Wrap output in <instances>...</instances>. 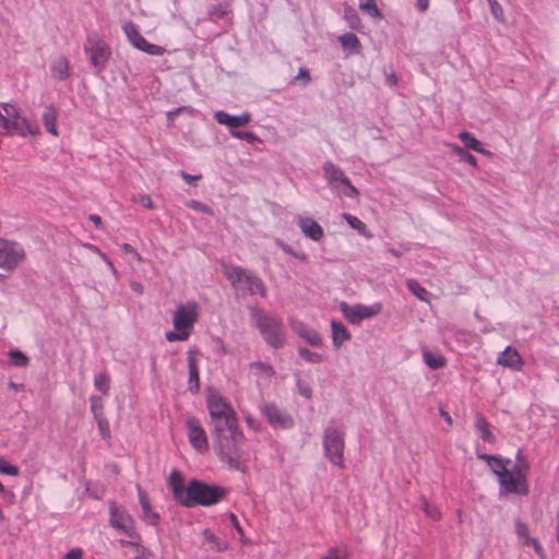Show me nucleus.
Returning <instances> with one entry per match:
<instances>
[{"label":"nucleus","instance_id":"nucleus-1","mask_svg":"<svg viewBox=\"0 0 559 559\" xmlns=\"http://www.w3.org/2000/svg\"><path fill=\"white\" fill-rule=\"evenodd\" d=\"M477 459L485 461L491 472L497 476L501 493H516L525 496L528 493L526 477L530 472V464L519 450L515 462L512 466L510 460L501 456L489 455L476 452Z\"/></svg>","mask_w":559,"mask_h":559},{"label":"nucleus","instance_id":"nucleus-2","mask_svg":"<svg viewBox=\"0 0 559 559\" xmlns=\"http://www.w3.org/2000/svg\"><path fill=\"white\" fill-rule=\"evenodd\" d=\"M213 450L218 460L230 469L246 472L245 435L238 423L212 428Z\"/></svg>","mask_w":559,"mask_h":559},{"label":"nucleus","instance_id":"nucleus-3","mask_svg":"<svg viewBox=\"0 0 559 559\" xmlns=\"http://www.w3.org/2000/svg\"><path fill=\"white\" fill-rule=\"evenodd\" d=\"M199 313L200 307L197 301L189 300L179 304L173 312L174 329L165 333L166 341L169 343L188 341L193 332Z\"/></svg>","mask_w":559,"mask_h":559},{"label":"nucleus","instance_id":"nucleus-4","mask_svg":"<svg viewBox=\"0 0 559 559\" xmlns=\"http://www.w3.org/2000/svg\"><path fill=\"white\" fill-rule=\"evenodd\" d=\"M345 426L330 420L322 435L324 456L337 467H344Z\"/></svg>","mask_w":559,"mask_h":559},{"label":"nucleus","instance_id":"nucleus-5","mask_svg":"<svg viewBox=\"0 0 559 559\" xmlns=\"http://www.w3.org/2000/svg\"><path fill=\"white\" fill-rule=\"evenodd\" d=\"M252 323L259 329L264 341L274 348L283 347L285 344V332L282 321L274 317L265 314L258 308L250 310Z\"/></svg>","mask_w":559,"mask_h":559},{"label":"nucleus","instance_id":"nucleus-6","mask_svg":"<svg viewBox=\"0 0 559 559\" xmlns=\"http://www.w3.org/2000/svg\"><path fill=\"white\" fill-rule=\"evenodd\" d=\"M223 496V488L193 480L186 487V495L180 493L178 498L181 506L190 508L197 504H214L218 502Z\"/></svg>","mask_w":559,"mask_h":559},{"label":"nucleus","instance_id":"nucleus-7","mask_svg":"<svg viewBox=\"0 0 559 559\" xmlns=\"http://www.w3.org/2000/svg\"><path fill=\"white\" fill-rule=\"evenodd\" d=\"M223 274L238 293L260 295L261 297L266 295V287L262 280L240 266L223 265Z\"/></svg>","mask_w":559,"mask_h":559},{"label":"nucleus","instance_id":"nucleus-8","mask_svg":"<svg viewBox=\"0 0 559 559\" xmlns=\"http://www.w3.org/2000/svg\"><path fill=\"white\" fill-rule=\"evenodd\" d=\"M206 408L213 428L224 427L238 423L233 406L216 390H209L206 394Z\"/></svg>","mask_w":559,"mask_h":559},{"label":"nucleus","instance_id":"nucleus-9","mask_svg":"<svg viewBox=\"0 0 559 559\" xmlns=\"http://www.w3.org/2000/svg\"><path fill=\"white\" fill-rule=\"evenodd\" d=\"M84 51L88 56L92 66L96 72H102L111 56V50L108 44L97 34L87 36L84 44Z\"/></svg>","mask_w":559,"mask_h":559},{"label":"nucleus","instance_id":"nucleus-10","mask_svg":"<svg viewBox=\"0 0 559 559\" xmlns=\"http://www.w3.org/2000/svg\"><path fill=\"white\" fill-rule=\"evenodd\" d=\"M323 173L328 183L340 194L350 199L358 198L359 191L352 185L350 180L340 167L331 162H326L323 165Z\"/></svg>","mask_w":559,"mask_h":559},{"label":"nucleus","instance_id":"nucleus-11","mask_svg":"<svg viewBox=\"0 0 559 559\" xmlns=\"http://www.w3.org/2000/svg\"><path fill=\"white\" fill-rule=\"evenodd\" d=\"M338 309L347 322L350 324H360L364 320L378 316L382 311V304L374 302L372 305H349L345 301H341L338 304Z\"/></svg>","mask_w":559,"mask_h":559},{"label":"nucleus","instance_id":"nucleus-12","mask_svg":"<svg viewBox=\"0 0 559 559\" xmlns=\"http://www.w3.org/2000/svg\"><path fill=\"white\" fill-rule=\"evenodd\" d=\"M121 27L128 43L136 50L150 56H163L166 52V49L163 46L148 43L142 36L139 26L135 23L128 21L124 22Z\"/></svg>","mask_w":559,"mask_h":559},{"label":"nucleus","instance_id":"nucleus-13","mask_svg":"<svg viewBox=\"0 0 559 559\" xmlns=\"http://www.w3.org/2000/svg\"><path fill=\"white\" fill-rule=\"evenodd\" d=\"M25 258L26 252L22 245L16 241L0 239V269L14 272Z\"/></svg>","mask_w":559,"mask_h":559},{"label":"nucleus","instance_id":"nucleus-14","mask_svg":"<svg viewBox=\"0 0 559 559\" xmlns=\"http://www.w3.org/2000/svg\"><path fill=\"white\" fill-rule=\"evenodd\" d=\"M109 523L120 534L131 537L130 544H136L138 532L133 518L122 508L116 503L109 506Z\"/></svg>","mask_w":559,"mask_h":559},{"label":"nucleus","instance_id":"nucleus-15","mask_svg":"<svg viewBox=\"0 0 559 559\" xmlns=\"http://www.w3.org/2000/svg\"><path fill=\"white\" fill-rule=\"evenodd\" d=\"M187 437L191 447L200 454L209 451L210 444L206 432L200 420L195 417H188L185 423Z\"/></svg>","mask_w":559,"mask_h":559},{"label":"nucleus","instance_id":"nucleus-16","mask_svg":"<svg viewBox=\"0 0 559 559\" xmlns=\"http://www.w3.org/2000/svg\"><path fill=\"white\" fill-rule=\"evenodd\" d=\"M260 412L274 428L288 429L294 424L293 417L275 404H262L260 406Z\"/></svg>","mask_w":559,"mask_h":559},{"label":"nucleus","instance_id":"nucleus-17","mask_svg":"<svg viewBox=\"0 0 559 559\" xmlns=\"http://www.w3.org/2000/svg\"><path fill=\"white\" fill-rule=\"evenodd\" d=\"M515 534L520 545L532 547L539 559H546V554L543 546L536 538L530 536L527 525L520 520L515 522Z\"/></svg>","mask_w":559,"mask_h":559},{"label":"nucleus","instance_id":"nucleus-18","mask_svg":"<svg viewBox=\"0 0 559 559\" xmlns=\"http://www.w3.org/2000/svg\"><path fill=\"white\" fill-rule=\"evenodd\" d=\"M296 224L301 234L308 239L320 241L324 236L321 225L310 216L298 215Z\"/></svg>","mask_w":559,"mask_h":559},{"label":"nucleus","instance_id":"nucleus-19","mask_svg":"<svg viewBox=\"0 0 559 559\" xmlns=\"http://www.w3.org/2000/svg\"><path fill=\"white\" fill-rule=\"evenodd\" d=\"M497 364L513 371H521L524 360L516 348L507 346L497 357Z\"/></svg>","mask_w":559,"mask_h":559},{"label":"nucleus","instance_id":"nucleus-20","mask_svg":"<svg viewBox=\"0 0 559 559\" xmlns=\"http://www.w3.org/2000/svg\"><path fill=\"white\" fill-rule=\"evenodd\" d=\"M290 326L293 331L304 338L309 345L313 347L323 346V338L314 329L306 325L301 321H292Z\"/></svg>","mask_w":559,"mask_h":559},{"label":"nucleus","instance_id":"nucleus-21","mask_svg":"<svg viewBox=\"0 0 559 559\" xmlns=\"http://www.w3.org/2000/svg\"><path fill=\"white\" fill-rule=\"evenodd\" d=\"M139 503L142 510V520L151 526H157L160 521V515L156 512L150 502L146 492L138 486Z\"/></svg>","mask_w":559,"mask_h":559},{"label":"nucleus","instance_id":"nucleus-22","mask_svg":"<svg viewBox=\"0 0 559 559\" xmlns=\"http://www.w3.org/2000/svg\"><path fill=\"white\" fill-rule=\"evenodd\" d=\"M214 117L219 124L228 127L230 132L233 130H238L239 127L246 126L251 120V115L249 112H242L239 116H231L223 110H218L214 114Z\"/></svg>","mask_w":559,"mask_h":559},{"label":"nucleus","instance_id":"nucleus-23","mask_svg":"<svg viewBox=\"0 0 559 559\" xmlns=\"http://www.w3.org/2000/svg\"><path fill=\"white\" fill-rule=\"evenodd\" d=\"M350 337V332L342 322L336 320L331 321V338L335 349H340Z\"/></svg>","mask_w":559,"mask_h":559},{"label":"nucleus","instance_id":"nucleus-24","mask_svg":"<svg viewBox=\"0 0 559 559\" xmlns=\"http://www.w3.org/2000/svg\"><path fill=\"white\" fill-rule=\"evenodd\" d=\"M338 41L346 53V56L350 55H359L361 52V44L359 38L353 33H345L338 37Z\"/></svg>","mask_w":559,"mask_h":559},{"label":"nucleus","instance_id":"nucleus-25","mask_svg":"<svg viewBox=\"0 0 559 559\" xmlns=\"http://www.w3.org/2000/svg\"><path fill=\"white\" fill-rule=\"evenodd\" d=\"M475 429L483 442L493 444L496 437L490 429V425L483 415H477L475 420Z\"/></svg>","mask_w":559,"mask_h":559},{"label":"nucleus","instance_id":"nucleus-26","mask_svg":"<svg viewBox=\"0 0 559 559\" xmlns=\"http://www.w3.org/2000/svg\"><path fill=\"white\" fill-rule=\"evenodd\" d=\"M250 372L257 378L258 382H267L274 376L273 368L262 361H254L249 365Z\"/></svg>","mask_w":559,"mask_h":559},{"label":"nucleus","instance_id":"nucleus-27","mask_svg":"<svg viewBox=\"0 0 559 559\" xmlns=\"http://www.w3.org/2000/svg\"><path fill=\"white\" fill-rule=\"evenodd\" d=\"M457 136L462 141V143L464 144V146L466 148L475 151V152L480 153L486 156H491V152L486 150L484 147V144L480 141H478L474 136V134L466 132V131H462L459 133Z\"/></svg>","mask_w":559,"mask_h":559},{"label":"nucleus","instance_id":"nucleus-28","mask_svg":"<svg viewBox=\"0 0 559 559\" xmlns=\"http://www.w3.org/2000/svg\"><path fill=\"white\" fill-rule=\"evenodd\" d=\"M423 359L424 362L432 370L443 368L447 364L445 358L441 354L431 352L427 348L423 349Z\"/></svg>","mask_w":559,"mask_h":559},{"label":"nucleus","instance_id":"nucleus-29","mask_svg":"<svg viewBox=\"0 0 559 559\" xmlns=\"http://www.w3.org/2000/svg\"><path fill=\"white\" fill-rule=\"evenodd\" d=\"M41 119H43V123H44L46 130L55 136L58 135V130H57V126H56V121H57L56 108H53L52 106L46 107Z\"/></svg>","mask_w":559,"mask_h":559},{"label":"nucleus","instance_id":"nucleus-30","mask_svg":"<svg viewBox=\"0 0 559 559\" xmlns=\"http://www.w3.org/2000/svg\"><path fill=\"white\" fill-rule=\"evenodd\" d=\"M69 61L64 57H60L51 64V75L56 80H63L69 75Z\"/></svg>","mask_w":559,"mask_h":559},{"label":"nucleus","instance_id":"nucleus-31","mask_svg":"<svg viewBox=\"0 0 559 559\" xmlns=\"http://www.w3.org/2000/svg\"><path fill=\"white\" fill-rule=\"evenodd\" d=\"M188 370H189V383L192 384L197 390L200 386L199 382V368L195 354L192 350L188 352Z\"/></svg>","mask_w":559,"mask_h":559},{"label":"nucleus","instance_id":"nucleus-32","mask_svg":"<svg viewBox=\"0 0 559 559\" xmlns=\"http://www.w3.org/2000/svg\"><path fill=\"white\" fill-rule=\"evenodd\" d=\"M169 487L173 492L174 499L179 503V495H186V488L182 484V478L178 472H173L169 476Z\"/></svg>","mask_w":559,"mask_h":559},{"label":"nucleus","instance_id":"nucleus-33","mask_svg":"<svg viewBox=\"0 0 559 559\" xmlns=\"http://www.w3.org/2000/svg\"><path fill=\"white\" fill-rule=\"evenodd\" d=\"M298 354L305 361L309 364H321L326 359L325 355L312 352L306 347H299Z\"/></svg>","mask_w":559,"mask_h":559},{"label":"nucleus","instance_id":"nucleus-34","mask_svg":"<svg viewBox=\"0 0 559 559\" xmlns=\"http://www.w3.org/2000/svg\"><path fill=\"white\" fill-rule=\"evenodd\" d=\"M448 147L450 148V151L456 155L462 162H465L467 164H469L472 167L476 168L477 167V159L475 158L474 155L467 153L466 151H464L462 147H460L459 145L456 144H448Z\"/></svg>","mask_w":559,"mask_h":559},{"label":"nucleus","instance_id":"nucleus-35","mask_svg":"<svg viewBox=\"0 0 559 559\" xmlns=\"http://www.w3.org/2000/svg\"><path fill=\"white\" fill-rule=\"evenodd\" d=\"M359 9H360V11H362L364 13H366L372 17H377V19L382 17V14H381L380 10L378 9L374 0H359Z\"/></svg>","mask_w":559,"mask_h":559},{"label":"nucleus","instance_id":"nucleus-36","mask_svg":"<svg viewBox=\"0 0 559 559\" xmlns=\"http://www.w3.org/2000/svg\"><path fill=\"white\" fill-rule=\"evenodd\" d=\"M131 540H132V538H131V537H127V536H126V538L120 539V540H119V543H120V545H121L122 547H130V548H132V549L134 550V552H135V554H138V555H140V556H142V557H144V556L148 555V550H147V548H146V547H144V546L142 545V543H141V536H140V534H139V533H138V538H136V544H138V545H135V544H130L129 542H131Z\"/></svg>","mask_w":559,"mask_h":559},{"label":"nucleus","instance_id":"nucleus-37","mask_svg":"<svg viewBox=\"0 0 559 559\" xmlns=\"http://www.w3.org/2000/svg\"><path fill=\"white\" fill-rule=\"evenodd\" d=\"M110 378L105 372H99L94 376V386L100 391L104 395L109 392Z\"/></svg>","mask_w":559,"mask_h":559},{"label":"nucleus","instance_id":"nucleus-38","mask_svg":"<svg viewBox=\"0 0 559 559\" xmlns=\"http://www.w3.org/2000/svg\"><path fill=\"white\" fill-rule=\"evenodd\" d=\"M344 19L346 20L350 28L358 29L360 27L361 21L354 8L349 5L345 7Z\"/></svg>","mask_w":559,"mask_h":559},{"label":"nucleus","instance_id":"nucleus-39","mask_svg":"<svg viewBox=\"0 0 559 559\" xmlns=\"http://www.w3.org/2000/svg\"><path fill=\"white\" fill-rule=\"evenodd\" d=\"M420 507L425 515L430 520L438 521L441 519V512L439 508L435 504H430L425 498L421 499Z\"/></svg>","mask_w":559,"mask_h":559},{"label":"nucleus","instance_id":"nucleus-40","mask_svg":"<svg viewBox=\"0 0 559 559\" xmlns=\"http://www.w3.org/2000/svg\"><path fill=\"white\" fill-rule=\"evenodd\" d=\"M202 535H203L205 542L213 545V547H212L213 550L219 552V551H225L227 549V544L219 542L218 538L216 537V535L212 531L206 528L202 532Z\"/></svg>","mask_w":559,"mask_h":559},{"label":"nucleus","instance_id":"nucleus-41","mask_svg":"<svg viewBox=\"0 0 559 559\" xmlns=\"http://www.w3.org/2000/svg\"><path fill=\"white\" fill-rule=\"evenodd\" d=\"M9 357L11 364L15 367H26L29 362L28 357L17 349H11L9 352Z\"/></svg>","mask_w":559,"mask_h":559},{"label":"nucleus","instance_id":"nucleus-42","mask_svg":"<svg viewBox=\"0 0 559 559\" xmlns=\"http://www.w3.org/2000/svg\"><path fill=\"white\" fill-rule=\"evenodd\" d=\"M344 219L347 222V224L355 230H357L361 235L367 234V226L366 224L360 221L358 217L350 215V214H344Z\"/></svg>","mask_w":559,"mask_h":559},{"label":"nucleus","instance_id":"nucleus-43","mask_svg":"<svg viewBox=\"0 0 559 559\" xmlns=\"http://www.w3.org/2000/svg\"><path fill=\"white\" fill-rule=\"evenodd\" d=\"M231 136L239 140H245L249 143H260L261 140L251 131L233 130Z\"/></svg>","mask_w":559,"mask_h":559},{"label":"nucleus","instance_id":"nucleus-44","mask_svg":"<svg viewBox=\"0 0 559 559\" xmlns=\"http://www.w3.org/2000/svg\"><path fill=\"white\" fill-rule=\"evenodd\" d=\"M407 287L420 300L427 299L428 292L424 287H421L416 281H408Z\"/></svg>","mask_w":559,"mask_h":559},{"label":"nucleus","instance_id":"nucleus-45","mask_svg":"<svg viewBox=\"0 0 559 559\" xmlns=\"http://www.w3.org/2000/svg\"><path fill=\"white\" fill-rule=\"evenodd\" d=\"M0 473L16 476L19 474V469L16 466L10 464L3 456L0 455Z\"/></svg>","mask_w":559,"mask_h":559},{"label":"nucleus","instance_id":"nucleus-46","mask_svg":"<svg viewBox=\"0 0 559 559\" xmlns=\"http://www.w3.org/2000/svg\"><path fill=\"white\" fill-rule=\"evenodd\" d=\"M133 201L147 210H153L155 207L152 198L146 193H140L138 195H134Z\"/></svg>","mask_w":559,"mask_h":559},{"label":"nucleus","instance_id":"nucleus-47","mask_svg":"<svg viewBox=\"0 0 559 559\" xmlns=\"http://www.w3.org/2000/svg\"><path fill=\"white\" fill-rule=\"evenodd\" d=\"M186 205H187V207H189L191 210L202 212V213H205L209 215H213V211L211 210V207H209L206 204H204L200 201L190 200L186 203Z\"/></svg>","mask_w":559,"mask_h":559},{"label":"nucleus","instance_id":"nucleus-48","mask_svg":"<svg viewBox=\"0 0 559 559\" xmlns=\"http://www.w3.org/2000/svg\"><path fill=\"white\" fill-rule=\"evenodd\" d=\"M91 402V411L94 414V417L104 416L103 414V401L99 396L92 395L90 397Z\"/></svg>","mask_w":559,"mask_h":559},{"label":"nucleus","instance_id":"nucleus-49","mask_svg":"<svg viewBox=\"0 0 559 559\" xmlns=\"http://www.w3.org/2000/svg\"><path fill=\"white\" fill-rule=\"evenodd\" d=\"M487 1H488L489 7H490L491 14L495 16L496 20L502 22L503 21V9H502V7L498 3L497 0H487Z\"/></svg>","mask_w":559,"mask_h":559},{"label":"nucleus","instance_id":"nucleus-50","mask_svg":"<svg viewBox=\"0 0 559 559\" xmlns=\"http://www.w3.org/2000/svg\"><path fill=\"white\" fill-rule=\"evenodd\" d=\"M296 384H297L298 393L301 396H304L305 399H310L311 397L312 389H311V386L308 383L301 381L300 379H297V383Z\"/></svg>","mask_w":559,"mask_h":559},{"label":"nucleus","instance_id":"nucleus-51","mask_svg":"<svg viewBox=\"0 0 559 559\" xmlns=\"http://www.w3.org/2000/svg\"><path fill=\"white\" fill-rule=\"evenodd\" d=\"M95 419L97 421L100 435L104 438H108L109 437V424H108L107 419L104 416L95 417Z\"/></svg>","mask_w":559,"mask_h":559},{"label":"nucleus","instance_id":"nucleus-52","mask_svg":"<svg viewBox=\"0 0 559 559\" xmlns=\"http://www.w3.org/2000/svg\"><path fill=\"white\" fill-rule=\"evenodd\" d=\"M345 556H346L345 550L340 549V548H331L320 559H344Z\"/></svg>","mask_w":559,"mask_h":559},{"label":"nucleus","instance_id":"nucleus-53","mask_svg":"<svg viewBox=\"0 0 559 559\" xmlns=\"http://www.w3.org/2000/svg\"><path fill=\"white\" fill-rule=\"evenodd\" d=\"M121 248H122L126 252H128V253L132 254V255H133V258H134L138 262H142V257H141V254H140V253H139V252H138V251H136V250H135L131 245H129V243H123V245L121 246Z\"/></svg>","mask_w":559,"mask_h":559},{"label":"nucleus","instance_id":"nucleus-54","mask_svg":"<svg viewBox=\"0 0 559 559\" xmlns=\"http://www.w3.org/2000/svg\"><path fill=\"white\" fill-rule=\"evenodd\" d=\"M82 550L80 548L71 549L62 559H82Z\"/></svg>","mask_w":559,"mask_h":559},{"label":"nucleus","instance_id":"nucleus-55","mask_svg":"<svg viewBox=\"0 0 559 559\" xmlns=\"http://www.w3.org/2000/svg\"><path fill=\"white\" fill-rule=\"evenodd\" d=\"M276 245H277V246H278V247H280V248H281L285 253H287V254H289V255L295 254V251L293 250V248H292L289 245H287V243L283 242L282 240H278V239H277V240H276Z\"/></svg>","mask_w":559,"mask_h":559},{"label":"nucleus","instance_id":"nucleus-56","mask_svg":"<svg viewBox=\"0 0 559 559\" xmlns=\"http://www.w3.org/2000/svg\"><path fill=\"white\" fill-rule=\"evenodd\" d=\"M181 177H182V179H183L187 183H192L193 181L199 180V179L201 178V176H200V175H198V176H192V175H189V174H187V173H185V171H182V173H181Z\"/></svg>","mask_w":559,"mask_h":559},{"label":"nucleus","instance_id":"nucleus-57","mask_svg":"<svg viewBox=\"0 0 559 559\" xmlns=\"http://www.w3.org/2000/svg\"><path fill=\"white\" fill-rule=\"evenodd\" d=\"M385 82L390 86H395L397 84V78L394 73H388L385 75Z\"/></svg>","mask_w":559,"mask_h":559},{"label":"nucleus","instance_id":"nucleus-58","mask_svg":"<svg viewBox=\"0 0 559 559\" xmlns=\"http://www.w3.org/2000/svg\"><path fill=\"white\" fill-rule=\"evenodd\" d=\"M429 1L430 0H417L416 2V8L420 11V12H425L428 7H429Z\"/></svg>","mask_w":559,"mask_h":559},{"label":"nucleus","instance_id":"nucleus-59","mask_svg":"<svg viewBox=\"0 0 559 559\" xmlns=\"http://www.w3.org/2000/svg\"><path fill=\"white\" fill-rule=\"evenodd\" d=\"M440 416L444 419V421L451 426L453 424V420H452V417L450 416V414L448 412H445L444 409H440Z\"/></svg>","mask_w":559,"mask_h":559},{"label":"nucleus","instance_id":"nucleus-60","mask_svg":"<svg viewBox=\"0 0 559 559\" xmlns=\"http://www.w3.org/2000/svg\"><path fill=\"white\" fill-rule=\"evenodd\" d=\"M298 78H305L306 83H308V82L310 81V75H309L308 71H307L306 69H304V68H300V69H299V72H298L297 79H298Z\"/></svg>","mask_w":559,"mask_h":559},{"label":"nucleus","instance_id":"nucleus-61","mask_svg":"<svg viewBox=\"0 0 559 559\" xmlns=\"http://www.w3.org/2000/svg\"><path fill=\"white\" fill-rule=\"evenodd\" d=\"M131 288L136 292L138 294H142L143 293V286L138 283V282H132L131 283Z\"/></svg>","mask_w":559,"mask_h":559},{"label":"nucleus","instance_id":"nucleus-62","mask_svg":"<svg viewBox=\"0 0 559 559\" xmlns=\"http://www.w3.org/2000/svg\"><path fill=\"white\" fill-rule=\"evenodd\" d=\"M90 221H92L97 227L102 225V218L96 214L90 215Z\"/></svg>","mask_w":559,"mask_h":559},{"label":"nucleus","instance_id":"nucleus-63","mask_svg":"<svg viewBox=\"0 0 559 559\" xmlns=\"http://www.w3.org/2000/svg\"><path fill=\"white\" fill-rule=\"evenodd\" d=\"M556 539H557V543L559 545V508H558V511L556 513Z\"/></svg>","mask_w":559,"mask_h":559},{"label":"nucleus","instance_id":"nucleus-64","mask_svg":"<svg viewBox=\"0 0 559 559\" xmlns=\"http://www.w3.org/2000/svg\"><path fill=\"white\" fill-rule=\"evenodd\" d=\"M294 258L302 261V262H306L307 261V254L304 253V252H296L295 251V254H293Z\"/></svg>","mask_w":559,"mask_h":559}]
</instances>
